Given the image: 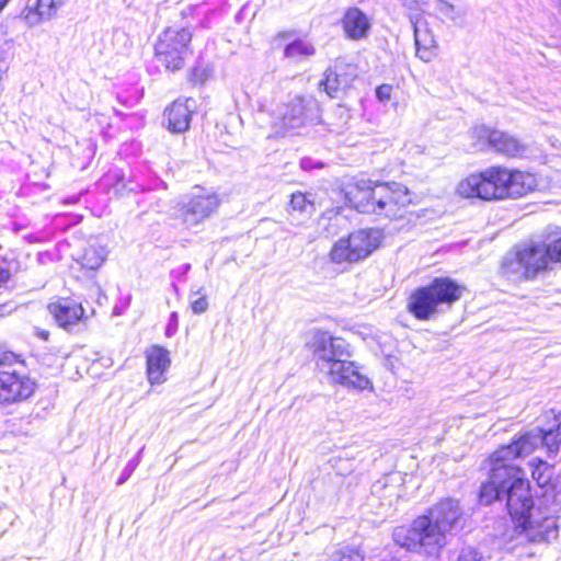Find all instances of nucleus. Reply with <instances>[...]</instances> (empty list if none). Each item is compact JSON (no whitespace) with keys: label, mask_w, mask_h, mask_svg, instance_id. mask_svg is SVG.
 I'll return each instance as SVG.
<instances>
[{"label":"nucleus","mask_w":561,"mask_h":561,"mask_svg":"<svg viewBox=\"0 0 561 561\" xmlns=\"http://www.w3.org/2000/svg\"><path fill=\"white\" fill-rule=\"evenodd\" d=\"M461 515L458 502L446 499L428 511L427 515L415 518L411 527H397L393 540L410 551L436 554L447 543V535Z\"/></svg>","instance_id":"f257e3e1"},{"label":"nucleus","mask_w":561,"mask_h":561,"mask_svg":"<svg viewBox=\"0 0 561 561\" xmlns=\"http://www.w3.org/2000/svg\"><path fill=\"white\" fill-rule=\"evenodd\" d=\"M350 203L360 213L399 216L402 208L411 203L409 190L400 183L357 180L346 193Z\"/></svg>","instance_id":"f03ea898"},{"label":"nucleus","mask_w":561,"mask_h":561,"mask_svg":"<svg viewBox=\"0 0 561 561\" xmlns=\"http://www.w3.org/2000/svg\"><path fill=\"white\" fill-rule=\"evenodd\" d=\"M462 294V288L450 278H435L428 286L417 288L409 299V310L420 320H427L440 305H451Z\"/></svg>","instance_id":"7ed1b4c3"},{"label":"nucleus","mask_w":561,"mask_h":561,"mask_svg":"<svg viewBox=\"0 0 561 561\" xmlns=\"http://www.w3.org/2000/svg\"><path fill=\"white\" fill-rule=\"evenodd\" d=\"M316 104L311 100H305L301 96H294L287 102L274 104L265 99L260 103L259 111L271 116V127L277 135H283L288 130L300 128L307 124L309 113Z\"/></svg>","instance_id":"20e7f679"},{"label":"nucleus","mask_w":561,"mask_h":561,"mask_svg":"<svg viewBox=\"0 0 561 561\" xmlns=\"http://www.w3.org/2000/svg\"><path fill=\"white\" fill-rule=\"evenodd\" d=\"M549 262L551 260L547 245L525 244L505 256L503 270L518 278H530L546 270Z\"/></svg>","instance_id":"39448f33"},{"label":"nucleus","mask_w":561,"mask_h":561,"mask_svg":"<svg viewBox=\"0 0 561 561\" xmlns=\"http://www.w3.org/2000/svg\"><path fill=\"white\" fill-rule=\"evenodd\" d=\"M192 34L186 28L169 27L158 37L154 45L158 60L171 71L181 69L190 54Z\"/></svg>","instance_id":"423d86ee"},{"label":"nucleus","mask_w":561,"mask_h":561,"mask_svg":"<svg viewBox=\"0 0 561 561\" xmlns=\"http://www.w3.org/2000/svg\"><path fill=\"white\" fill-rule=\"evenodd\" d=\"M515 525L517 534L531 543H550L559 537L558 518L537 506Z\"/></svg>","instance_id":"0eeeda50"},{"label":"nucleus","mask_w":561,"mask_h":561,"mask_svg":"<svg viewBox=\"0 0 561 561\" xmlns=\"http://www.w3.org/2000/svg\"><path fill=\"white\" fill-rule=\"evenodd\" d=\"M508 470L510 476L506 484H504V499L506 500L508 513L516 523L535 510L536 506L534 504L529 481L524 478L522 469L511 465Z\"/></svg>","instance_id":"6e6552de"},{"label":"nucleus","mask_w":561,"mask_h":561,"mask_svg":"<svg viewBox=\"0 0 561 561\" xmlns=\"http://www.w3.org/2000/svg\"><path fill=\"white\" fill-rule=\"evenodd\" d=\"M219 206V198L214 192L196 187L193 192L182 197L179 203V216L183 224L196 227L210 217Z\"/></svg>","instance_id":"1a4fd4ad"},{"label":"nucleus","mask_w":561,"mask_h":561,"mask_svg":"<svg viewBox=\"0 0 561 561\" xmlns=\"http://www.w3.org/2000/svg\"><path fill=\"white\" fill-rule=\"evenodd\" d=\"M456 194L467 199H500L495 167H490L481 172L472 173L461 179L456 186Z\"/></svg>","instance_id":"9d476101"},{"label":"nucleus","mask_w":561,"mask_h":561,"mask_svg":"<svg viewBox=\"0 0 561 561\" xmlns=\"http://www.w3.org/2000/svg\"><path fill=\"white\" fill-rule=\"evenodd\" d=\"M499 198L522 197L538 186L535 174L505 167H495Z\"/></svg>","instance_id":"9b49d317"},{"label":"nucleus","mask_w":561,"mask_h":561,"mask_svg":"<svg viewBox=\"0 0 561 561\" xmlns=\"http://www.w3.org/2000/svg\"><path fill=\"white\" fill-rule=\"evenodd\" d=\"M35 382L27 375L12 367L0 369V404H11L28 399L35 391Z\"/></svg>","instance_id":"f8f14e48"},{"label":"nucleus","mask_w":561,"mask_h":561,"mask_svg":"<svg viewBox=\"0 0 561 561\" xmlns=\"http://www.w3.org/2000/svg\"><path fill=\"white\" fill-rule=\"evenodd\" d=\"M350 357L348 345L341 337L320 333L314 340L316 365L321 374L332 373L337 360Z\"/></svg>","instance_id":"ddd939ff"},{"label":"nucleus","mask_w":561,"mask_h":561,"mask_svg":"<svg viewBox=\"0 0 561 561\" xmlns=\"http://www.w3.org/2000/svg\"><path fill=\"white\" fill-rule=\"evenodd\" d=\"M323 375L327 377L329 382L340 385L348 389L362 391L371 389L373 387L369 378L362 373L360 367H358L354 362L347 360V358L337 360L334 365L333 371L324 373Z\"/></svg>","instance_id":"4468645a"},{"label":"nucleus","mask_w":561,"mask_h":561,"mask_svg":"<svg viewBox=\"0 0 561 561\" xmlns=\"http://www.w3.org/2000/svg\"><path fill=\"white\" fill-rule=\"evenodd\" d=\"M540 446V428L527 432L519 436L510 445H505L496 449L491 455L492 461L504 462V465H512L511 462L518 457H526L530 455Z\"/></svg>","instance_id":"2eb2a0df"},{"label":"nucleus","mask_w":561,"mask_h":561,"mask_svg":"<svg viewBox=\"0 0 561 561\" xmlns=\"http://www.w3.org/2000/svg\"><path fill=\"white\" fill-rule=\"evenodd\" d=\"M490 461L489 481L482 484L480 490V500L484 504H490L493 500L504 499V491L510 476L511 465H504L500 461Z\"/></svg>","instance_id":"dca6fc26"},{"label":"nucleus","mask_w":561,"mask_h":561,"mask_svg":"<svg viewBox=\"0 0 561 561\" xmlns=\"http://www.w3.org/2000/svg\"><path fill=\"white\" fill-rule=\"evenodd\" d=\"M411 23L413 25L416 56L421 60L430 62L437 55V43L434 34L426 20L421 15L412 16Z\"/></svg>","instance_id":"f3484780"},{"label":"nucleus","mask_w":561,"mask_h":561,"mask_svg":"<svg viewBox=\"0 0 561 561\" xmlns=\"http://www.w3.org/2000/svg\"><path fill=\"white\" fill-rule=\"evenodd\" d=\"M402 494L403 477L399 472L382 477L371 486V497L378 500L385 507H391Z\"/></svg>","instance_id":"a211bd4d"},{"label":"nucleus","mask_w":561,"mask_h":561,"mask_svg":"<svg viewBox=\"0 0 561 561\" xmlns=\"http://www.w3.org/2000/svg\"><path fill=\"white\" fill-rule=\"evenodd\" d=\"M48 310L57 324L66 330L85 319L82 305L69 298L49 304Z\"/></svg>","instance_id":"6ab92c4d"},{"label":"nucleus","mask_w":561,"mask_h":561,"mask_svg":"<svg viewBox=\"0 0 561 561\" xmlns=\"http://www.w3.org/2000/svg\"><path fill=\"white\" fill-rule=\"evenodd\" d=\"M146 358L148 381L151 385L163 383L171 364L169 352L159 345H153L147 350Z\"/></svg>","instance_id":"aec40b11"},{"label":"nucleus","mask_w":561,"mask_h":561,"mask_svg":"<svg viewBox=\"0 0 561 561\" xmlns=\"http://www.w3.org/2000/svg\"><path fill=\"white\" fill-rule=\"evenodd\" d=\"M342 27L348 39L360 41L368 36L371 20L358 8H348L342 19Z\"/></svg>","instance_id":"412c9836"},{"label":"nucleus","mask_w":561,"mask_h":561,"mask_svg":"<svg viewBox=\"0 0 561 561\" xmlns=\"http://www.w3.org/2000/svg\"><path fill=\"white\" fill-rule=\"evenodd\" d=\"M194 105V100L187 99L184 102L175 101L167 108L168 128L172 133H183L190 127Z\"/></svg>","instance_id":"4be33fe9"},{"label":"nucleus","mask_w":561,"mask_h":561,"mask_svg":"<svg viewBox=\"0 0 561 561\" xmlns=\"http://www.w3.org/2000/svg\"><path fill=\"white\" fill-rule=\"evenodd\" d=\"M352 244L362 260L368 257L381 242V233L379 230L365 229L352 232L348 236Z\"/></svg>","instance_id":"5701e85b"},{"label":"nucleus","mask_w":561,"mask_h":561,"mask_svg":"<svg viewBox=\"0 0 561 561\" xmlns=\"http://www.w3.org/2000/svg\"><path fill=\"white\" fill-rule=\"evenodd\" d=\"M490 148L512 158L522 157L526 151L525 145L517 138L501 130L494 134L493 144H491Z\"/></svg>","instance_id":"b1692460"},{"label":"nucleus","mask_w":561,"mask_h":561,"mask_svg":"<svg viewBox=\"0 0 561 561\" xmlns=\"http://www.w3.org/2000/svg\"><path fill=\"white\" fill-rule=\"evenodd\" d=\"M64 0H37L36 7L30 8L25 13V20L31 25H36L44 20L51 19Z\"/></svg>","instance_id":"393cba45"},{"label":"nucleus","mask_w":561,"mask_h":561,"mask_svg":"<svg viewBox=\"0 0 561 561\" xmlns=\"http://www.w3.org/2000/svg\"><path fill=\"white\" fill-rule=\"evenodd\" d=\"M536 506L559 519L561 516V488L557 485L556 481L543 490Z\"/></svg>","instance_id":"a878e982"},{"label":"nucleus","mask_w":561,"mask_h":561,"mask_svg":"<svg viewBox=\"0 0 561 561\" xmlns=\"http://www.w3.org/2000/svg\"><path fill=\"white\" fill-rule=\"evenodd\" d=\"M351 81L350 76L346 72L339 71V67L335 66L334 70L328 69L325 71L324 79L320 84L328 95L336 98L340 91L345 90L350 85Z\"/></svg>","instance_id":"bb28decb"},{"label":"nucleus","mask_w":561,"mask_h":561,"mask_svg":"<svg viewBox=\"0 0 561 561\" xmlns=\"http://www.w3.org/2000/svg\"><path fill=\"white\" fill-rule=\"evenodd\" d=\"M438 11L456 25H462L468 14L463 0H437Z\"/></svg>","instance_id":"cd10ccee"},{"label":"nucleus","mask_w":561,"mask_h":561,"mask_svg":"<svg viewBox=\"0 0 561 561\" xmlns=\"http://www.w3.org/2000/svg\"><path fill=\"white\" fill-rule=\"evenodd\" d=\"M330 257L332 262L342 263H356L360 261L358 252L354 249L350 238H342L336 241L331 249Z\"/></svg>","instance_id":"c85d7f7f"},{"label":"nucleus","mask_w":561,"mask_h":561,"mask_svg":"<svg viewBox=\"0 0 561 561\" xmlns=\"http://www.w3.org/2000/svg\"><path fill=\"white\" fill-rule=\"evenodd\" d=\"M105 250L102 247L89 245L84 249L79 261L82 267L88 270L99 268L105 260Z\"/></svg>","instance_id":"c756f323"},{"label":"nucleus","mask_w":561,"mask_h":561,"mask_svg":"<svg viewBox=\"0 0 561 561\" xmlns=\"http://www.w3.org/2000/svg\"><path fill=\"white\" fill-rule=\"evenodd\" d=\"M499 130L491 129L485 125H476L471 128L470 135L471 138L474 140V146L479 150H484L486 148L491 147V144H493V136Z\"/></svg>","instance_id":"7c9ffc66"},{"label":"nucleus","mask_w":561,"mask_h":561,"mask_svg":"<svg viewBox=\"0 0 561 561\" xmlns=\"http://www.w3.org/2000/svg\"><path fill=\"white\" fill-rule=\"evenodd\" d=\"M540 445L551 454H556L561 445V421L557 420L554 428L543 431L540 428Z\"/></svg>","instance_id":"2f4dec72"},{"label":"nucleus","mask_w":561,"mask_h":561,"mask_svg":"<svg viewBox=\"0 0 561 561\" xmlns=\"http://www.w3.org/2000/svg\"><path fill=\"white\" fill-rule=\"evenodd\" d=\"M531 477L537 482L538 486L541 489H546L549 484H551V476L552 469L548 466L547 462L535 459L531 461Z\"/></svg>","instance_id":"473e14b6"},{"label":"nucleus","mask_w":561,"mask_h":561,"mask_svg":"<svg viewBox=\"0 0 561 561\" xmlns=\"http://www.w3.org/2000/svg\"><path fill=\"white\" fill-rule=\"evenodd\" d=\"M287 58L300 59L302 57H309L314 54L313 45L304 39L294 41L285 47L284 51Z\"/></svg>","instance_id":"72a5a7b5"},{"label":"nucleus","mask_w":561,"mask_h":561,"mask_svg":"<svg viewBox=\"0 0 561 561\" xmlns=\"http://www.w3.org/2000/svg\"><path fill=\"white\" fill-rule=\"evenodd\" d=\"M290 207L301 214H311L313 211V202L304 193L296 192L291 194Z\"/></svg>","instance_id":"f704fd0d"},{"label":"nucleus","mask_w":561,"mask_h":561,"mask_svg":"<svg viewBox=\"0 0 561 561\" xmlns=\"http://www.w3.org/2000/svg\"><path fill=\"white\" fill-rule=\"evenodd\" d=\"M456 561H483V557L477 549L465 547L460 550Z\"/></svg>","instance_id":"c9c22d12"},{"label":"nucleus","mask_w":561,"mask_h":561,"mask_svg":"<svg viewBox=\"0 0 561 561\" xmlns=\"http://www.w3.org/2000/svg\"><path fill=\"white\" fill-rule=\"evenodd\" d=\"M190 305L193 313L195 314L204 313L208 309V300L205 295H202L201 297H197L195 299L191 297Z\"/></svg>","instance_id":"e433bc0d"},{"label":"nucleus","mask_w":561,"mask_h":561,"mask_svg":"<svg viewBox=\"0 0 561 561\" xmlns=\"http://www.w3.org/2000/svg\"><path fill=\"white\" fill-rule=\"evenodd\" d=\"M547 247L551 262L561 263V237L551 241Z\"/></svg>","instance_id":"4c0bfd02"},{"label":"nucleus","mask_w":561,"mask_h":561,"mask_svg":"<svg viewBox=\"0 0 561 561\" xmlns=\"http://www.w3.org/2000/svg\"><path fill=\"white\" fill-rule=\"evenodd\" d=\"M392 87L389 84H381L376 90V96L380 102H387L391 98Z\"/></svg>","instance_id":"58836bf2"},{"label":"nucleus","mask_w":561,"mask_h":561,"mask_svg":"<svg viewBox=\"0 0 561 561\" xmlns=\"http://www.w3.org/2000/svg\"><path fill=\"white\" fill-rule=\"evenodd\" d=\"M547 176L550 179L552 187H561V171L560 170H553Z\"/></svg>","instance_id":"ea45409f"},{"label":"nucleus","mask_w":561,"mask_h":561,"mask_svg":"<svg viewBox=\"0 0 561 561\" xmlns=\"http://www.w3.org/2000/svg\"><path fill=\"white\" fill-rule=\"evenodd\" d=\"M9 278L10 272L7 268L0 266V288L8 283Z\"/></svg>","instance_id":"a19ab883"},{"label":"nucleus","mask_w":561,"mask_h":561,"mask_svg":"<svg viewBox=\"0 0 561 561\" xmlns=\"http://www.w3.org/2000/svg\"><path fill=\"white\" fill-rule=\"evenodd\" d=\"M301 168L304 170H310L312 168V163H311V160L310 159H304L301 160Z\"/></svg>","instance_id":"79ce46f5"},{"label":"nucleus","mask_w":561,"mask_h":561,"mask_svg":"<svg viewBox=\"0 0 561 561\" xmlns=\"http://www.w3.org/2000/svg\"><path fill=\"white\" fill-rule=\"evenodd\" d=\"M11 311L8 305H0V316H4Z\"/></svg>","instance_id":"37998d69"},{"label":"nucleus","mask_w":561,"mask_h":561,"mask_svg":"<svg viewBox=\"0 0 561 561\" xmlns=\"http://www.w3.org/2000/svg\"><path fill=\"white\" fill-rule=\"evenodd\" d=\"M10 0H0V12L4 9Z\"/></svg>","instance_id":"c03bdc74"},{"label":"nucleus","mask_w":561,"mask_h":561,"mask_svg":"<svg viewBox=\"0 0 561 561\" xmlns=\"http://www.w3.org/2000/svg\"><path fill=\"white\" fill-rule=\"evenodd\" d=\"M554 481L557 482V485L561 488V473L554 479Z\"/></svg>","instance_id":"a18cd8bd"},{"label":"nucleus","mask_w":561,"mask_h":561,"mask_svg":"<svg viewBox=\"0 0 561 561\" xmlns=\"http://www.w3.org/2000/svg\"><path fill=\"white\" fill-rule=\"evenodd\" d=\"M127 478H128V476L121 477V479L117 481V484H123L126 481Z\"/></svg>","instance_id":"49530a36"},{"label":"nucleus","mask_w":561,"mask_h":561,"mask_svg":"<svg viewBox=\"0 0 561 561\" xmlns=\"http://www.w3.org/2000/svg\"><path fill=\"white\" fill-rule=\"evenodd\" d=\"M41 336H42L44 340H46V339H47V336H48V333H46V332H42V333H41Z\"/></svg>","instance_id":"de8ad7c7"},{"label":"nucleus","mask_w":561,"mask_h":561,"mask_svg":"<svg viewBox=\"0 0 561 561\" xmlns=\"http://www.w3.org/2000/svg\"><path fill=\"white\" fill-rule=\"evenodd\" d=\"M176 313H172V320H175Z\"/></svg>","instance_id":"09e8293b"},{"label":"nucleus","mask_w":561,"mask_h":561,"mask_svg":"<svg viewBox=\"0 0 561 561\" xmlns=\"http://www.w3.org/2000/svg\"><path fill=\"white\" fill-rule=\"evenodd\" d=\"M176 313H172V320H175Z\"/></svg>","instance_id":"8fccbe9b"}]
</instances>
